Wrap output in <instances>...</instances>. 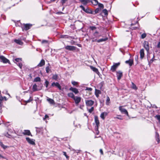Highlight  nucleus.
<instances>
[{"mask_svg":"<svg viewBox=\"0 0 160 160\" xmlns=\"http://www.w3.org/2000/svg\"><path fill=\"white\" fill-rule=\"evenodd\" d=\"M32 25L30 23H27L23 24L22 28V31H27L30 29L32 26Z\"/></svg>","mask_w":160,"mask_h":160,"instance_id":"nucleus-1","label":"nucleus"},{"mask_svg":"<svg viewBox=\"0 0 160 160\" xmlns=\"http://www.w3.org/2000/svg\"><path fill=\"white\" fill-rule=\"evenodd\" d=\"M92 42H97L98 43H99L101 42L105 41L107 40L108 39V38L107 37H106L104 38H101L98 40L97 38H94V37H93L92 38Z\"/></svg>","mask_w":160,"mask_h":160,"instance_id":"nucleus-2","label":"nucleus"},{"mask_svg":"<svg viewBox=\"0 0 160 160\" xmlns=\"http://www.w3.org/2000/svg\"><path fill=\"white\" fill-rule=\"evenodd\" d=\"M120 63L118 62L117 63H114L113 65H112L111 68V70L112 72H115L118 67L120 65Z\"/></svg>","mask_w":160,"mask_h":160,"instance_id":"nucleus-3","label":"nucleus"},{"mask_svg":"<svg viewBox=\"0 0 160 160\" xmlns=\"http://www.w3.org/2000/svg\"><path fill=\"white\" fill-rule=\"evenodd\" d=\"M77 48L74 46L67 45L65 47V48L70 51H73L76 50Z\"/></svg>","mask_w":160,"mask_h":160,"instance_id":"nucleus-4","label":"nucleus"},{"mask_svg":"<svg viewBox=\"0 0 160 160\" xmlns=\"http://www.w3.org/2000/svg\"><path fill=\"white\" fill-rule=\"evenodd\" d=\"M119 110L122 113L126 114L127 116H129V115L127 110L124 108H122V106H120L119 108Z\"/></svg>","mask_w":160,"mask_h":160,"instance_id":"nucleus-5","label":"nucleus"},{"mask_svg":"<svg viewBox=\"0 0 160 160\" xmlns=\"http://www.w3.org/2000/svg\"><path fill=\"white\" fill-rule=\"evenodd\" d=\"M0 60L1 62H2L3 63H7L9 62L8 59L3 56H0Z\"/></svg>","mask_w":160,"mask_h":160,"instance_id":"nucleus-6","label":"nucleus"},{"mask_svg":"<svg viewBox=\"0 0 160 160\" xmlns=\"http://www.w3.org/2000/svg\"><path fill=\"white\" fill-rule=\"evenodd\" d=\"M116 72L117 79L118 80H120L123 76L122 72L121 71H118Z\"/></svg>","mask_w":160,"mask_h":160,"instance_id":"nucleus-7","label":"nucleus"},{"mask_svg":"<svg viewBox=\"0 0 160 160\" xmlns=\"http://www.w3.org/2000/svg\"><path fill=\"white\" fill-rule=\"evenodd\" d=\"M26 140L30 144L32 145H35V140H33L32 139H31L28 137H27L26 138Z\"/></svg>","mask_w":160,"mask_h":160,"instance_id":"nucleus-8","label":"nucleus"},{"mask_svg":"<svg viewBox=\"0 0 160 160\" xmlns=\"http://www.w3.org/2000/svg\"><path fill=\"white\" fill-rule=\"evenodd\" d=\"M51 87H54L55 86L56 87L58 88L60 90H61V87L60 85V84L58 82H52L51 85Z\"/></svg>","mask_w":160,"mask_h":160,"instance_id":"nucleus-9","label":"nucleus"},{"mask_svg":"<svg viewBox=\"0 0 160 160\" xmlns=\"http://www.w3.org/2000/svg\"><path fill=\"white\" fill-rule=\"evenodd\" d=\"M85 102L86 105L88 106H92L94 103V102L92 100H86Z\"/></svg>","mask_w":160,"mask_h":160,"instance_id":"nucleus-10","label":"nucleus"},{"mask_svg":"<svg viewBox=\"0 0 160 160\" xmlns=\"http://www.w3.org/2000/svg\"><path fill=\"white\" fill-rule=\"evenodd\" d=\"M144 47L147 52H148L149 50V46L148 42L144 41L143 42Z\"/></svg>","mask_w":160,"mask_h":160,"instance_id":"nucleus-11","label":"nucleus"},{"mask_svg":"<svg viewBox=\"0 0 160 160\" xmlns=\"http://www.w3.org/2000/svg\"><path fill=\"white\" fill-rule=\"evenodd\" d=\"M42 83H41V86H40L41 88L38 89L37 88L38 86L36 84H35L33 86L32 90L33 92H35V91H37L39 90L40 89H41V88L42 87Z\"/></svg>","mask_w":160,"mask_h":160,"instance_id":"nucleus-12","label":"nucleus"},{"mask_svg":"<svg viewBox=\"0 0 160 160\" xmlns=\"http://www.w3.org/2000/svg\"><path fill=\"white\" fill-rule=\"evenodd\" d=\"M73 99L75 101V102L76 104H78L81 101V98L80 97H75Z\"/></svg>","mask_w":160,"mask_h":160,"instance_id":"nucleus-13","label":"nucleus"},{"mask_svg":"<svg viewBox=\"0 0 160 160\" xmlns=\"http://www.w3.org/2000/svg\"><path fill=\"white\" fill-rule=\"evenodd\" d=\"M93 36L94 38H99L101 36V35L99 34V32L96 31L95 32L93 33Z\"/></svg>","mask_w":160,"mask_h":160,"instance_id":"nucleus-14","label":"nucleus"},{"mask_svg":"<svg viewBox=\"0 0 160 160\" xmlns=\"http://www.w3.org/2000/svg\"><path fill=\"white\" fill-rule=\"evenodd\" d=\"M69 90L70 91H71L74 92L75 94H77L79 93V91L78 89L76 88H73L72 87H71L69 88Z\"/></svg>","mask_w":160,"mask_h":160,"instance_id":"nucleus-15","label":"nucleus"},{"mask_svg":"<svg viewBox=\"0 0 160 160\" xmlns=\"http://www.w3.org/2000/svg\"><path fill=\"white\" fill-rule=\"evenodd\" d=\"M126 64H128L130 66H131L133 64V59H129L128 60H127L125 62Z\"/></svg>","mask_w":160,"mask_h":160,"instance_id":"nucleus-16","label":"nucleus"},{"mask_svg":"<svg viewBox=\"0 0 160 160\" xmlns=\"http://www.w3.org/2000/svg\"><path fill=\"white\" fill-rule=\"evenodd\" d=\"M140 58L142 59L144 56V50L143 49H142L140 50Z\"/></svg>","mask_w":160,"mask_h":160,"instance_id":"nucleus-17","label":"nucleus"},{"mask_svg":"<svg viewBox=\"0 0 160 160\" xmlns=\"http://www.w3.org/2000/svg\"><path fill=\"white\" fill-rule=\"evenodd\" d=\"M94 120L96 123V126H99L100 122L99 120H98V116H94Z\"/></svg>","mask_w":160,"mask_h":160,"instance_id":"nucleus-18","label":"nucleus"},{"mask_svg":"<svg viewBox=\"0 0 160 160\" xmlns=\"http://www.w3.org/2000/svg\"><path fill=\"white\" fill-rule=\"evenodd\" d=\"M90 68L91 69H92L93 72H96L97 74H98V73H99L98 69L96 68L95 67H94L92 66H90Z\"/></svg>","mask_w":160,"mask_h":160,"instance_id":"nucleus-19","label":"nucleus"},{"mask_svg":"<svg viewBox=\"0 0 160 160\" xmlns=\"http://www.w3.org/2000/svg\"><path fill=\"white\" fill-rule=\"evenodd\" d=\"M22 133L24 135H27L28 136L31 135L32 136L31 133L29 130H24Z\"/></svg>","mask_w":160,"mask_h":160,"instance_id":"nucleus-20","label":"nucleus"},{"mask_svg":"<svg viewBox=\"0 0 160 160\" xmlns=\"http://www.w3.org/2000/svg\"><path fill=\"white\" fill-rule=\"evenodd\" d=\"M101 93V92L100 90L96 89H95V94L97 97L98 98L99 96V95Z\"/></svg>","mask_w":160,"mask_h":160,"instance_id":"nucleus-21","label":"nucleus"},{"mask_svg":"<svg viewBox=\"0 0 160 160\" xmlns=\"http://www.w3.org/2000/svg\"><path fill=\"white\" fill-rule=\"evenodd\" d=\"M79 1L84 5H86L89 2V0H79Z\"/></svg>","mask_w":160,"mask_h":160,"instance_id":"nucleus-22","label":"nucleus"},{"mask_svg":"<svg viewBox=\"0 0 160 160\" xmlns=\"http://www.w3.org/2000/svg\"><path fill=\"white\" fill-rule=\"evenodd\" d=\"M84 12L87 13L92 14L93 13V11H92L91 9L88 8H87L85 9Z\"/></svg>","mask_w":160,"mask_h":160,"instance_id":"nucleus-23","label":"nucleus"},{"mask_svg":"<svg viewBox=\"0 0 160 160\" xmlns=\"http://www.w3.org/2000/svg\"><path fill=\"white\" fill-rule=\"evenodd\" d=\"M45 64V62L44 60V59H42L38 65V66L41 67L44 65Z\"/></svg>","mask_w":160,"mask_h":160,"instance_id":"nucleus-24","label":"nucleus"},{"mask_svg":"<svg viewBox=\"0 0 160 160\" xmlns=\"http://www.w3.org/2000/svg\"><path fill=\"white\" fill-rule=\"evenodd\" d=\"M36 129V132L37 133H39L40 132H42V128H38L35 127Z\"/></svg>","mask_w":160,"mask_h":160,"instance_id":"nucleus-25","label":"nucleus"},{"mask_svg":"<svg viewBox=\"0 0 160 160\" xmlns=\"http://www.w3.org/2000/svg\"><path fill=\"white\" fill-rule=\"evenodd\" d=\"M20 60V58H16L14 59V62L16 63L17 65L19 66V67L20 68V63L19 62V61Z\"/></svg>","mask_w":160,"mask_h":160,"instance_id":"nucleus-26","label":"nucleus"},{"mask_svg":"<svg viewBox=\"0 0 160 160\" xmlns=\"http://www.w3.org/2000/svg\"><path fill=\"white\" fill-rule=\"evenodd\" d=\"M156 139L158 143H159L160 142V140L159 139V134L157 132H156Z\"/></svg>","mask_w":160,"mask_h":160,"instance_id":"nucleus-27","label":"nucleus"},{"mask_svg":"<svg viewBox=\"0 0 160 160\" xmlns=\"http://www.w3.org/2000/svg\"><path fill=\"white\" fill-rule=\"evenodd\" d=\"M101 10V9H100L99 8H97L94 11V12H93V13L92 14L95 15L97 13H99Z\"/></svg>","mask_w":160,"mask_h":160,"instance_id":"nucleus-28","label":"nucleus"},{"mask_svg":"<svg viewBox=\"0 0 160 160\" xmlns=\"http://www.w3.org/2000/svg\"><path fill=\"white\" fill-rule=\"evenodd\" d=\"M47 100L51 104H54L55 103L54 100L52 99L48 98Z\"/></svg>","mask_w":160,"mask_h":160,"instance_id":"nucleus-29","label":"nucleus"},{"mask_svg":"<svg viewBox=\"0 0 160 160\" xmlns=\"http://www.w3.org/2000/svg\"><path fill=\"white\" fill-rule=\"evenodd\" d=\"M0 146L4 149H6L8 147V146L4 145L2 142H0Z\"/></svg>","mask_w":160,"mask_h":160,"instance_id":"nucleus-30","label":"nucleus"},{"mask_svg":"<svg viewBox=\"0 0 160 160\" xmlns=\"http://www.w3.org/2000/svg\"><path fill=\"white\" fill-rule=\"evenodd\" d=\"M68 97L72 98L73 99L75 97V96L73 93L72 92L69 93L68 94Z\"/></svg>","mask_w":160,"mask_h":160,"instance_id":"nucleus-31","label":"nucleus"},{"mask_svg":"<svg viewBox=\"0 0 160 160\" xmlns=\"http://www.w3.org/2000/svg\"><path fill=\"white\" fill-rule=\"evenodd\" d=\"M41 81V78L39 77H37L33 81L34 82H40Z\"/></svg>","mask_w":160,"mask_h":160,"instance_id":"nucleus-32","label":"nucleus"},{"mask_svg":"<svg viewBox=\"0 0 160 160\" xmlns=\"http://www.w3.org/2000/svg\"><path fill=\"white\" fill-rule=\"evenodd\" d=\"M58 75L57 74H56L54 75H53V76L52 78L53 79L57 80L58 79Z\"/></svg>","mask_w":160,"mask_h":160,"instance_id":"nucleus-33","label":"nucleus"},{"mask_svg":"<svg viewBox=\"0 0 160 160\" xmlns=\"http://www.w3.org/2000/svg\"><path fill=\"white\" fill-rule=\"evenodd\" d=\"M102 12L105 15H107L108 14V11L106 9H103L102 11Z\"/></svg>","mask_w":160,"mask_h":160,"instance_id":"nucleus-34","label":"nucleus"},{"mask_svg":"<svg viewBox=\"0 0 160 160\" xmlns=\"http://www.w3.org/2000/svg\"><path fill=\"white\" fill-rule=\"evenodd\" d=\"M46 72L47 73H48L49 72H51V70L50 69L49 66H47L46 68Z\"/></svg>","mask_w":160,"mask_h":160,"instance_id":"nucleus-35","label":"nucleus"},{"mask_svg":"<svg viewBox=\"0 0 160 160\" xmlns=\"http://www.w3.org/2000/svg\"><path fill=\"white\" fill-rule=\"evenodd\" d=\"M110 101V99L108 96L107 98V100L106 101V104L107 105H108L109 103V102Z\"/></svg>","mask_w":160,"mask_h":160,"instance_id":"nucleus-36","label":"nucleus"},{"mask_svg":"<svg viewBox=\"0 0 160 160\" xmlns=\"http://www.w3.org/2000/svg\"><path fill=\"white\" fill-rule=\"evenodd\" d=\"M62 152L63 153V155L65 156L68 160L69 158V157L67 155L66 152Z\"/></svg>","mask_w":160,"mask_h":160,"instance_id":"nucleus-37","label":"nucleus"},{"mask_svg":"<svg viewBox=\"0 0 160 160\" xmlns=\"http://www.w3.org/2000/svg\"><path fill=\"white\" fill-rule=\"evenodd\" d=\"M33 100V99L31 98V97H30L29 99L27 100V101H25L26 103H29L32 101Z\"/></svg>","mask_w":160,"mask_h":160,"instance_id":"nucleus-38","label":"nucleus"},{"mask_svg":"<svg viewBox=\"0 0 160 160\" xmlns=\"http://www.w3.org/2000/svg\"><path fill=\"white\" fill-rule=\"evenodd\" d=\"M132 88L134 89H137V87L136 85L132 82Z\"/></svg>","mask_w":160,"mask_h":160,"instance_id":"nucleus-39","label":"nucleus"},{"mask_svg":"<svg viewBox=\"0 0 160 160\" xmlns=\"http://www.w3.org/2000/svg\"><path fill=\"white\" fill-rule=\"evenodd\" d=\"M98 5L99 7L101 8V9H103L104 8V6L103 4L99 3Z\"/></svg>","mask_w":160,"mask_h":160,"instance_id":"nucleus-40","label":"nucleus"},{"mask_svg":"<svg viewBox=\"0 0 160 160\" xmlns=\"http://www.w3.org/2000/svg\"><path fill=\"white\" fill-rule=\"evenodd\" d=\"M89 28L92 30H94L96 29V27L95 26H90Z\"/></svg>","mask_w":160,"mask_h":160,"instance_id":"nucleus-41","label":"nucleus"},{"mask_svg":"<svg viewBox=\"0 0 160 160\" xmlns=\"http://www.w3.org/2000/svg\"><path fill=\"white\" fill-rule=\"evenodd\" d=\"M72 84L74 86H76L78 84V83L75 81H73L72 82Z\"/></svg>","mask_w":160,"mask_h":160,"instance_id":"nucleus-42","label":"nucleus"},{"mask_svg":"<svg viewBox=\"0 0 160 160\" xmlns=\"http://www.w3.org/2000/svg\"><path fill=\"white\" fill-rule=\"evenodd\" d=\"M69 36L67 35H62L61 36V38H68Z\"/></svg>","mask_w":160,"mask_h":160,"instance_id":"nucleus-43","label":"nucleus"},{"mask_svg":"<svg viewBox=\"0 0 160 160\" xmlns=\"http://www.w3.org/2000/svg\"><path fill=\"white\" fill-rule=\"evenodd\" d=\"M45 83L46 88H47L48 87V84L49 83V82L47 80H46Z\"/></svg>","mask_w":160,"mask_h":160,"instance_id":"nucleus-44","label":"nucleus"},{"mask_svg":"<svg viewBox=\"0 0 160 160\" xmlns=\"http://www.w3.org/2000/svg\"><path fill=\"white\" fill-rule=\"evenodd\" d=\"M155 118H156L157 119L158 121L160 122V115H157L155 116Z\"/></svg>","mask_w":160,"mask_h":160,"instance_id":"nucleus-45","label":"nucleus"},{"mask_svg":"<svg viewBox=\"0 0 160 160\" xmlns=\"http://www.w3.org/2000/svg\"><path fill=\"white\" fill-rule=\"evenodd\" d=\"M100 117L103 120H104L105 119V116L103 114V112L101 114Z\"/></svg>","mask_w":160,"mask_h":160,"instance_id":"nucleus-46","label":"nucleus"},{"mask_svg":"<svg viewBox=\"0 0 160 160\" xmlns=\"http://www.w3.org/2000/svg\"><path fill=\"white\" fill-rule=\"evenodd\" d=\"M94 110V107H92L90 109H88V111L90 113H91Z\"/></svg>","mask_w":160,"mask_h":160,"instance_id":"nucleus-47","label":"nucleus"},{"mask_svg":"<svg viewBox=\"0 0 160 160\" xmlns=\"http://www.w3.org/2000/svg\"><path fill=\"white\" fill-rule=\"evenodd\" d=\"M14 42L17 43L18 44H20V40L15 39L14 40Z\"/></svg>","mask_w":160,"mask_h":160,"instance_id":"nucleus-48","label":"nucleus"},{"mask_svg":"<svg viewBox=\"0 0 160 160\" xmlns=\"http://www.w3.org/2000/svg\"><path fill=\"white\" fill-rule=\"evenodd\" d=\"M154 55H153V58H152L150 60V61L149 62V63H152V62L154 61V60H155L154 59Z\"/></svg>","mask_w":160,"mask_h":160,"instance_id":"nucleus-49","label":"nucleus"},{"mask_svg":"<svg viewBox=\"0 0 160 160\" xmlns=\"http://www.w3.org/2000/svg\"><path fill=\"white\" fill-rule=\"evenodd\" d=\"M146 36V34L145 33H143L141 35V38L142 39L145 38Z\"/></svg>","mask_w":160,"mask_h":160,"instance_id":"nucleus-50","label":"nucleus"},{"mask_svg":"<svg viewBox=\"0 0 160 160\" xmlns=\"http://www.w3.org/2000/svg\"><path fill=\"white\" fill-rule=\"evenodd\" d=\"M104 84V82H103V81L101 82L99 84V85H100V89H101V88H102V87L103 86V85Z\"/></svg>","mask_w":160,"mask_h":160,"instance_id":"nucleus-51","label":"nucleus"},{"mask_svg":"<svg viewBox=\"0 0 160 160\" xmlns=\"http://www.w3.org/2000/svg\"><path fill=\"white\" fill-rule=\"evenodd\" d=\"M5 136H6V137H8V138H11V135H10V134H9L8 133H7L5 134Z\"/></svg>","mask_w":160,"mask_h":160,"instance_id":"nucleus-52","label":"nucleus"},{"mask_svg":"<svg viewBox=\"0 0 160 160\" xmlns=\"http://www.w3.org/2000/svg\"><path fill=\"white\" fill-rule=\"evenodd\" d=\"M115 118H116L117 119H120V120L122 119V118L121 116L120 115H119V116L118 115Z\"/></svg>","mask_w":160,"mask_h":160,"instance_id":"nucleus-53","label":"nucleus"},{"mask_svg":"<svg viewBox=\"0 0 160 160\" xmlns=\"http://www.w3.org/2000/svg\"><path fill=\"white\" fill-rule=\"evenodd\" d=\"M67 0H61V2L62 5H63L66 2Z\"/></svg>","mask_w":160,"mask_h":160,"instance_id":"nucleus-54","label":"nucleus"},{"mask_svg":"<svg viewBox=\"0 0 160 160\" xmlns=\"http://www.w3.org/2000/svg\"><path fill=\"white\" fill-rule=\"evenodd\" d=\"M94 2V5H97L99 3L98 2L97 0H93Z\"/></svg>","mask_w":160,"mask_h":160,"instance_id":"nucleus-55","label":"nucleus"},{"mask_svg":"<svg viewBox=\"0 0 160 160\" xmlns=\"http://www.w3.org/2000/svg\"><path fill=\"white\" fill-rule=\"evenodd\" d=\"M74 151V153H76L78 154L81 151L80 150H75L74 149L73 150Z\"/></svg>","mask_w":160,"mask_h":160,"instance_id":"nucleus-56","label":"nucleus"},{"mask_svg":"<svg viewBox=\"0 0 160 160\" xmlns=\"http://www.w3.org/2000/svg\"><path fill=\"white\" fill-rule=\"evenodd\" d=\"M80 7L84 11H85V8L82 5L80 6Z\"/></svg>","mask_w":160,"mask_h":160,"instance_id":"nucleus-57","label":"nucleus"},{"mask_svg":"<svg viewBox=\"0 0 160 160\" xmlns=\"http://www.w3.org/2000/svg\"><path fill=\"white\" fill-rule=\"evenodd\" d=\"M98 127H99V126H96H96L95 127V130L96 131H99L98 129Z\"/></svg>","mask_w":160,"mask_h":160,"instance_id":"nucleus-58","label":"nucleus"},{"mask_svg":"<svg viewBox=\"0 0 160 160\" xmlns=\"http://www.w3.org/2000/svg\"><path fill=\"white\" fill-rule=\"evenodd\" d=\"M48 40H43L42 41V43H48Z\"/></svg>","mask_w":160,"mask_h":160,"instance_id":"nucleus-59","label":"nucleus"},{"mask_svg":"<svg viewBox=\"0 0 160 160\" xmlns=\"http://www.w3.org/2000/svg\"><path fill=\"white\" fill-rule=\"evenodd\" d=\"M86 90H89V91H91L92 90V88H88V87H87L86 88Z\"/></svg>","mask_w":160,"mask_h":160,"instance_id":"nucleus-60","label":"nucleus"},{"mask_svg":"<svg viewBox=\"0 0 160 160\" xmlns=\"http://www.w3.org/2000/svg\"><path fill=\"white\" fill-rule=\"evenodd\" d=\"M138 55H136L135 56V60L137 62L138 61Z\"/></svg>","mask_w":160,"mask_h":160,"instance_id":"nucleus-61","label":"nucleus"},{"mask_svg":"<svg viewBox=\"0 0 160 160\" xmlns=\"http://www.w3.org/2000/svg\"><path fill=\"white\" fill-rule=\"evenodd\" d=\"M3 98L2 97H0V104H1L2 101L3 100Z\"/></svg>","mask_w":160,"mask_h":160,"instance_id":"nucleus-62","label":"nucleus"},{"mask_svg":"<svg viewBox=\"0 0 160 160\" xmlns=\"http://www.w3.org/2000/svg\"><path fill=\"white\" fill-rule=\"evenodd\" d=\"M157 47L158 48H160V40H159V42H158V43L157 45Z\"/></svg>","mask_w":160,"mask_h":160,"instance_id":"nucleus-63","label":"nucleus"},{"mask_svg":"<svg viewBox=\"0 0 160 160\" xmlns=\"http://www.w3.org/2000/svg\"><path fill=\"white\" fill-rule=\"evenodd\" d=\"M63 13L62 12H57L56 13V14H62Z\"/></svg>","mask_w":160,"mask_h":160,"instance_id":"nucleus-64","label":"nucleus"}]
</instances>
